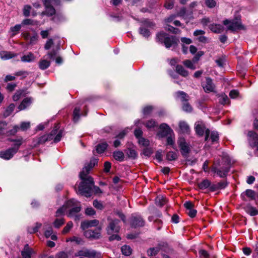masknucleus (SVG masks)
I'll use <instances>...</instances> for the list:
<instances>
[{
  "instance_id": "nucleus-1",
  "label": "nucleus",
  "mask_w": 258,
  "mask_h": 258,
  "mask_svg": "<svg viewBox=\"0 0 258 258\" xmlns=\"http://www.w3.org/2000/svg\"><path fill=\"white\" fill-rule=\"evenodd\" d=\"M97 163V159H93L91 160L89 164L83 168L82 171L80 172L79 175L82 181L78 186V192L87 198L91 197L93 187L95 192L98 193L100 191V189L98 187L94 186L93 178L88 175L91 169H92Z\"/></svg>"
},
{
  "instance_id": "nucleus-2",
  "label": "nucleus",
  "mask_w": 258,
  "mask_h": 258,
  "mask_svg": "<svg viewBox=\"0 0 258 258\" xmlns=\"http://www.w3.org/2000/svg\"><path fill=\"white\" fill-rule=\"evenodd\" d=\"M8 140L11 142H14L15 144L13 147L5 151H2L0 152V157L5 160H9L11 159L14 155L18 152L20 146L23 143L22 138L18 139H9Z\"/></svg>"
},
{
  "instance_id": "nucleus-3",
  "label": "nucleus",
  "mask_w": 258,
  "mask_h": 258,
  "mask_svg": "<svg viewBox=\"0 0 258 258\" xmlns=\"http://www.w3.org/2000/svg\"><path fill=\"white\" fill-rule=\"evenodd\" d=\"M67 209H69V213L68 216L70 217H74L75 221H79L80 216L79 214L81 210L80 204L79 202L74 199H71L66 202Z\"/></svg>"
},
{
  "instance_id": "nucleus-4",
  "label": "nucleus",
  "mask_w": 258,
  "mask_h": 258,
  "mask_svg": "<svg viewBox=\"0 0 258 258\" xmlns=\"http://www.w3.org/2000/svg\"><path fill=\"white\" fill-rule=\"evenodd\" d=\"M157 39L161 43H164L166 48L176 45L179 40L175 37L169 36L164 32H160L157 35Z\"/></svg>"
},
{
  "instance_id": "nucleus-5",
  "label": "nucleus",
  "mask_w": 258,
  "mask_h": 258,
  "mask_svg": "<svg viewBox=\"0 0 258 258\" xmlns=\"http://www.w3.org/2000/svg\"><path fill=\"white\" fill-rule=\"evenodd\" d=\"M45 7V11L42 13V15L51 16L55 13V10L52 5H57L59 4V0H42Z\"/></svg>"
},
{
  "instance_id": "nucleus-6",
  "label": "nucleus",
  "mask_w": 258,
  "mask_h": 258,
  "mask_svg": "<svg viewBox=\"0 0 258 258\" xmlns=\"http://www.w3.org/2000/svg\"><path fill=\"white\" fill-rule=\"evenodd\" d=\"M223 24L225 26H227L228 30L231 31H235L237 29H240L242 28L241 21L237 18L232 21L225 20L223 21Z\"/></svg>"
},
{
  "instance_id": "nucleus-7",
  "label": "nucleus",
  "mask_w": 258,
  "mask_h": 258,
  "mask_svg": "<svg viewBox=\"0 0 258 258\" xmlns=\"http://www.w3.org/2000/svg\"><path fill=\"white\" fill-rule=\"evenodd\" d=\"M76 256H85L88 258H94L97 255V252L93 249L83 248L75 253Z\"/></svg>"
},
{
  "instance_id": "nucleus-8",
  "label": "nucleus",
  "mask_w": 258,
  "mask_h": 258,
  "mask_svg": "<svg viewBox=\"0 0 258 258\" xmlns=\"http://www.w3.org/2000/svg\"><path fill=\"white\" fill-rule=\"evenodd\" d=\"M159 128L160 131L158 133L159 137L163 138L173 134L172 130L166 123H162Z\"/></svg>"
},
{
  "instance_id": "nucleus-9",
  "label": "nucleus",
  "mask_w": 258,
  "mask_h": 258,
  "mask_svg": "<svg viewBox=\"0 0 258 258\" xmlns=\"http://www.w3.org/2000/svg\"><path fill=\"white\" fill-rule=\"evenodd\" d=\"M119 222L118 220H114L110 222L107 228V231L108 234L118 232L120 229V227L118 225Z\"/></svg>"
},
{
  "instance_id": "nucleus-10",
  "label": "nucleus",
  "mask_w": 258,
  "mask_h": 258,
  "mask_svg": "<svg viewBox=\"0 0 258 258\" xmlns=\"http://www.w3.org/2000/svg\"><path fill=\"white\" fill-rule=\"evenodd\" d=\"M84 235L88 238L98 239L100 236V229L96 228L94 230L91 229L86 230L84 232Z\"/></svg>"
},
{
  "instance_id": "nucleus-11",
  "label": "nucleus",
  "mask_w": 258,
  "mask_h": 258,
  "mask_svg": "<svg viewBox=\"0 0 258 258\" xmlns=\"http://www.w3.org/2000/svg\"><path fill=\"white\" fill-rule=\"evenodd\" d=\"M131 224L134 227H141L144 225V221L140 216L133 215L131 218Z\"/></svg>"
},
{
  "instance_id": "nucleus-12",
  "label": "nucleus",
  "mask_w": 258,
  "mask_h": 258,
  "mask_svg": "<svg viewBox=\"0 0 258 258\" xmlns=\"http://www.w3.org/2000/svg\"><path fill=\"white\" fill-rule=\"evenodd\" d=\"M248 140L251 146L255 147L258 144V135L253 131H249L247 134Z\"/></svg>"
},
{
  "instance_id": "nucleus-13",
  "label": "nucleus",
  "mask_w": 258,
  "mask_h": 258,
  "mask_svg": "<svg viewBox=\"0 0 258 258\" xmlns=\"http://www.w3.org/2000/svg\"><path fill=\"white\" fill-rule=\"evenodd\" d=\"M178 143L180 148L181 154L183 156H185L189 151V146L185 142V139L182 138L179 139Z\"/></svg>"
},
{
  "instance_id": "nucleus-14",
  "label": "nucleus",
  "mask_w": 258,
  "mask_h": 258,
  "mask_svg": "<svg viewBox=\"0 0 258 258\" xmlns=\"http://www.w3.org/2000/svg\"><path fill=\"white\" fill-rule=\"evenodd\" d=\"M57 129H53L49 135H45L38 138V144H43L53 139V137L56 134Z\"/></svg>"
},
{
  "instance_id": "nucleus-15",
  "label": "nucleus",
  "mask_w": 258,
  "mask_h": 258,
  "mask_svg": "<svg viewBox=\"0 0 258 258\" xmlns=\"http://www.w3.org/2000/svg\"><path fill=\"white\" fill-rule=\"evenodd\" d=\"M203 87L206 92L209 93L214 91L215 86L212 79L210 78L206 79V82L203 84Z\"/></svg>"
},
{
  "instance_id": "nucleus-16",
  "label": "nucleus",
  "mask_w": 258,
  "mask_h": 258,
  "mask_svg": "<svg viewBox=\"0 0 258 258\" xmlns=\"http://www.w3.org/2000/svg\"><path fill=\"white\" fill-rule=\"evenodd\" d=\"M211 140V142L214 143L217 142L219 140V135L217 132L212 131L210 132L209 130L207 129L206 131L205 140H208V138Z\"/></svg>"
},
{
  "instance_id": "nucleus-17",
  "label": "nucleus",
  "mask_w": 258,
  "mask_h": 258,
  "mask_svg": "<svg viewBox=\"0 0 258 258\" xmlns=\"http://www.w3.org/2000/svg\"><path fill=\"white\" fill-rule=\"evenodd\" d=\"M212 171L214 173H216L219 177H224L227 175L229 172V168L228 167H225L218 168L216 167H213L212 168Z\"/></svg>"
},
{
  "instance_id": "nucleus-18",
  "label": "nucleus",
  "mask_w": 258,
  "mask_h": 258,
  "mask_svg": "<svg viewBox=\"0 0 258 258\" xmlns=\"http://www.w3.org/2000/svg\"><path fill=\"white\" fill-rule=\"evenodd\" d=\"M195 130L196 133L199 136H202L204 133L206 134V127L204 122L202 121H197L195 123Z\"/></svg>"
},
{
  "instance_id": "nucleus-19",
  "label": "nucleus",
  "mask_w": 258,
  "mask_h": 258,
  "mask_svg": "<svg viewBox=\"0 0 258 258\" xmlns=\"http://www.w3.org/2000/svg\"><path fill=\"white\" fill-rule=\"evenodd\" d=\"M35 253V251L30 248L28 244L25 245L24 249L21 252L23 258H31Z\"/></svg>"
},
{
  "instance_id": "nucleus-20",
  "label": "nucleus",
  "mask_w": 258,
  "mask_h": 258,
  "mask_svg": "<svg viewBox=\"0 0 258 258\" xmlns=\"http://www.w3.org/2000/svg\"><path fill=\"white\" fill-rule=\"evenodd\" d=\"M98 224V221L95 220L90 221H85L81 223V228L85 230L89 227L96 226Z\"/></svg>"
},
{
  "instance_id": "nucleus-21",
  "label": "nucleus",
  "mask_w": 258,
  "mask_h": 258,
  "mask_svg": "<svg viewBox=\"0 0 258 258\" xmlns=\"http://www.w3.org/2000/svg\"><path fill=\"white\" fill-rule=\"evenodd\" d=\"M35 59V56L31 52H29L27 54L22 56L21 58V61L24 62H31L34 61Z\"/></svg>"
},
{
  "instance_id": "nucleus-22",
  "label": "nucleus",
  "mask_w": 258,
  "mask_h": 258,
  "mask_svg": "<svg viewBox=\"0 0 258 258\" xmlns=\"http://www.w3.org/2000/svg\"><path fill=\"white\" fill-rule=\"evenodd\" d=\"M32 100L31 98H26L21 102L18 108L20 110H24L29 106L32 103Z\"/></svg>"
},
{
  "instance_id": "nucleus-23",
  "label": "nucleus",
  "mask_w": 258,
  "mask_h": 258,
  "mask_svg": "<svg viewBox=\"0 0 258 258\" xmlns=\"http://www.w3.org/2000/svg\"><path fill=\"white\" fill-rule=\"evenodd\" d=\"M179 127L180 132L182 133L188 134L190 131L189 125L184 121H180L179 122Z\"/></svg>"
},
{
  "instance_id": "nucleus-24",
  "label": "nucleus",
  "mask_w": 258,
  "mask_h": 258,
  "mask_svg": "<svg viewBox=\"0 0 258 258\" xmlns=\"http://www.w3.org/2000/svg\"><path fill=\"white\" fill-rule=\"evenodd\" d=\"M176 98L180 99L183 103L188 100V96L183 91H178L176 93Z\"/></svg>"
},
{
  "instance_id": "nucleus-25",
  "label": "nucleus",
  "mask_w": 258,
  "mask_h": 258,
  "mask_svg": "<svg viewBox=\"0 0 258 258\" xmlns=\"http://www.w3.org/2000/svg\"><path fill=\"white\" fill-rule=\"evenodd\" d=\"M245 210L250 216H253L258 215V210L255 207L249 205H247L245 207Z\"/></svg>"
},
{
  "instance_id": "nucleus-26",
  "label": "nucleus",
  "mask_w": 258,
  "mask_h": 258,
  "mask_svg": "<svg viewBox=\"0 0 258 258\" xmlns=\"http://www.w3.org/2000/svg\"><path fill=\"white\" fill-rule=\"evenodd\" d=\"M50 65V61L46 59H41L39 62V67L42 70L47 69Z\"/></svg>"
},
{
  "instance_id": "nucleus-27",
  "label": "nucleus",
  "mask_w": 258,
  "mask_h": 258,
  "mask_svg": "<svg viewBox=\"0 0 258 258\" xmlns=\"http://www.w3.org/2000/svg\"><path fill=\"white\" fill-rule=\"evenodd\" d=\"M15 54L8 51H2L0 52V57L3 60H7L15 56Z\"/></svg>"
},
{
  "instance_id": "nucleus-28",
  "label": "nucleus",
  "mask_w": 258,
  "mask_h": 258,
  "mask_svg": "<svg viewBox=\"0 0 258 258\" xmlns=\"http://www.w3.org/2000/svg\"><path fill=\"white\" fill-rule=\"evenodd\" d=\"M113 158L118 161H122L124 160V153L120 151H116L113 153Z\"/></svg>"
},
{
  "instance_id": "nucleus-29",
  "label": "nucleus",
  "mask_w": 258,
  "mask_h": 258,
  "mask_svg": "<svg viewBox=\"0 0 258 258\" xmlns=\"http://www.w3.org/2000/svg\"><path fill=\"white\" fill-rule=\"evenodd\" d=\"M176 72L183 77H186L188 75V72L181 65H177L176 67Z\"/></svg>"
},
{
  "instance_id": "nucleus-30",
  "label": "nucleus",
  "mask_w": 258,
  "mask_h": 258,
  "mask_svg": "<svg viewBox=\"0 0 258 258\" xmlns=\"http://www.w3.org/2000/svg\"><path fill=\"white\" fill-rule=\"evenodd\" d=\"M210 30L215 33H221L223 29V26L220 24H212L210 26Z\"/></svg>"
},
{
  "instance_id": "nucleus-31",
  "label": "nucleus",
  "mask_w": 258,
  "mask_h": 258,
  "mask_svg": "<svg viewBox=\"0 0 258 258\" xmlns=\"http://www.w3.org/2000/svg\"><path fill=\"white\" fill-rule=\"evenodd\" d=\"M108 145L106 143H102L98 144L96 147V151L98 153H102L106 149Z\"/></svg>"
},
{
  "instance_id": "nucleus-32",
  "label": "nucleus",
  "mask_w": 258,
  "mask_h": 258,
  "mask_svg": "<svg viewBox=\"0 0 258 258\" xmlns=\"http://www.w3.org/2000/svg\"><path fill=\"white\" fill-rule=\"evenodd\" d=\"M59 127L57 125L55 126V128L54 129H57V132L56 134L53 137V139L54 142L57 143L59 142L61 139V137L62 136V131L61 130L59 131L58 133H57L58 129Z\"/></svg>"
},
{
  "instance_id": "nucleus-33",
  "label": "nucleus",
  "mask_w": 258,
  "mask_h": 258,
  "mask_svg": "<svg viewBox=\"0 0 258 258\" xmlns=\"http://www.w3.org/2000/svg\"><path fill=\"white\" fill-rule=\"evenodd\" d=\"M210 185V181L207 179L203 180L198 184L199 187L201 189H205L208 187L209 188Z\"/></svg>"
},
{
  "instance_id": "nucleus-34",
  "label": "nucleus",
  "mask_w": 258,
  "mask_h": 258,
  "mask_svg": "<svg viewBox=\"0 0 258 258\" xmlns=\"http://www.w3.org/2000/svg\"><path fill=\"white\" fill-rule=\"evenodd\" d=\"M80 108L79 107H76L75 108L73 111V120L74 122H77L80 117Z\"/></svg>"
},
{
  "instance_id": "nucleus-35",
  "label": "nucleus",
  "mask_w": 258,
  "mask_h": 258,
  "mask_svg": "<svg viewBox=\"0 0 258 258\" xmlns=\"http://www.w3.org/2000/svg\"><path fill=\"white\" fill-rule=\"evenodd\" d=\"M21 28V25H16L14 27H12L10 30V33H11V36H14L17 34Z\"/></svg>"
},
{
  "instance_id": "nucleus-36",
  "label": "nucleus",
  "mask_w": 258,
  "mask_h": 258,
  "mask_svg": "<svg viewBox=\"0 0 258 258\" xmlns=\"http://www.w3.org/2000/svg\"><path fill=\"white\" fill-rule=\"evenodd\" d=\"M166 199L162 196H158L156 199V204L160 207L163 206L166 203Z\"/></svg>"
},
{
  "instance_id": "nucleus-37",
  "label": "nucleus",
  "mask_w": 258,
  "mask_h": 258,
  "mask_svg": "<svg viewBox=\"0 0 258 258\" xmlns=\"http://www.w3.org/2000/svg\"><path fill=\"white\" fill-rule=\"evenodd\" d=\"M244 195H246L251 199H254L255 196V193L253 190L251 189H247L244 192L241 194V197L243 198Z\"/></svg>"
},
{
  "instance_id": "nucleus-38",
  "label": "nucleus",
  "mask_w": 258,
  "mask_h": 258,
  "mask_svg": "<svg viewBox=\"0 0 258 258\" xmlns=\"http://www.w3.org/2000/svg\"><path fill=\"white\" fill-rule=\"evenodd\" d=\"M121 250L123 254L128 256L132 253V249L130 246L128 245H123L121 247Z\"/></svg>"
},
{
  "instance_id": "nucleus-39",
  "label": "nucleus",
  "mask_w": 258,
  "mask_h": 258,
  "mask_svg": "<svg viewBox=\"0 0 258 258\" xmlns=\"http://www.w3.org/2000/svg\"><path fill=\"white\" fill-rule=\"evenodd\" d=\"M41 224L37 223L35 226L29 227L28 228V231L30 233H34L37 232L39 229L41 227Z\"/></svg>"
},
{
  "instance_id": "nucleus-40",
  "label": "nucleus",
  "mask_w": 258,
  "mask_h": 258,
  "mask_svg": "<svg viewBox=\"0 0 258 258\" xmlns=\"http://www.w3.org/2000/svg\"><path fill=\"white\" fill-rule=\"evenodd\" d=\"M146 127L148 129H152L157 126V123L154 119H150L145 124Z\"/></svg>"
},
{
  "instance_id": "nucleus-41",
  "label": "nucleus",
  "mask_w": 258,
  "mask_h": 258,
  "mask_svg": "<svg viewBox=\"0 0 258 258\" xmlns=\"http://www.w3.org/2000/svg\"><path fill=\"white\" fill-rule=\"evenodd\" d=\"M15 107V105L14 104H11L6 109L5 112L4 113V115L5 117L9 116L14 111Z\"/></svg>"
},
{
  "instance_id": "nucleus-42",
  "label": "nucleus",
  "mask_w": 258,
  "mask_h": 258,
  "mask_svg": "<svg viewBox=\"0 0 258 258\" xmlns=\"http://www.w3.org/2000/svg\"><path fill=\"white\" fill-rule=\"evenodd\" d=\"M219 103L222 104H226L229 103V99L227 96L225 94H222L219 96Z\"/></svg>"
},
{
  "instance_id": "nucleus-43",
  "label": "nucleus",
  "mask_w": 258,
  "mask_h": 258,
  "mask_svg": "<svg viewBox=\"0 0 258 258\" xmlns=\"http://www.w3.org/2000/svg\"><path fill=\"white\" fill-rule=\"evenodd\" d=\"M195 63V62H194L193 60L191 61L190 60H185L183 62V63L185 67L191 70L196 69Z\"/></svg>"
},
{
  "instance_id": "nucleus-44",
  "label": "nucleus",
  "mask_w": 258,
  "mask_h": 258,
  "mask_svg": "<svg viewBox=\"0 0 258 258\" xmlns=\"http://www.w3.org/2000/svg\"><path fill=\"white\" fill-rule=\"evenodd\" d=\"M126 154L128 157L133 159H135L138 156L137 152L135 150L131 148L127 149Z\"/></svg>"
},
{
  "instance_id": "nucleus-45",
  "label": "nucleus",
  "mask_w": 258,
  "mask_h": 258,
  "mask_svg": "<svg viewBox=\"0 0 258 258\" xmlns=\"http://www.w3.org/2000/svg\"><path fill=\"white\" fill-rule=\"evenodd\" d=\"M67 241L75 242L77 244H83V240L81 238L76 236H73L67 239Z\"/></svg>"
},
{
  "instance_id": "nucleus-46",
  "label": "nucleus",
  "mask_w": 258,
  "mask_h": 258,
  "mask_svg": "<svg viewBox=\"0 0 258 258\" xmlns=\"http://www.w3.org/2000/svg\"><path fill=\"white\" fill-rule=\"evenodd\" d=\"M59 49V48L58 47V48L56 50L53 49L51 51H49L47 54L48 57L50 59H53V60L54 59L55 57L56 56Z\"/></svg>"
},
{
  "instance_id": "nucleus-47",
  "label": "nucleus",
  "mask_w": 258,
  "mask_h": 258,
  "mask_svg": "<svg viewBox=\"0 0 258 258\" xmlns=\"http://www.w3.org/2000/svg\"><path fill=\"white\" fill-rule=\"evenodd\" d=\"M68 207L66 206V203L59 209H58L56 212V216L59 217L64 215L65 211L68 209Z\"/></svg>"
},
{
  "instance_id": "nucleus-48",
  "label": "nucleus",
  "mask_w": 258,
  "mask_h": 258,
  "mask_svg": "<svg viewBox=\"0 0 258 258\" xmlns=\"http://www.w3.org/2000/svg\"><path fill=\"white\" fill-rule=\"evenodd\" d=\"M160 249V248L158 247L151 248L148 250V255L150 256H154L159 252Z\"/></svg>"
},
{
  "instance_id": "nucleus-49",
  "label": "nucleus",
  "mask_w": 258,
  "mask_h": 258,
  "mask_svg": "<svg viewBox=\"0 0 258 258\" xmlns=\"http://www.w3.org/2000/svg\"><path fill=\"white\" fill-rule=\"evenodd\" d=\"M166 157L168 160H175L177 158V154L174 152H169L167 153Z\"/></svg>"
},
{
  "instance_id": "nucleus-50",
  "label": "nucleus",
  "mask_w": 258,
  "mask_h": 258,
  "mask_svg": "<svg viewBox=\"0 0 258 258\" xmlns=\"http://www.w3.org/2000/svg\"><path fill=\"white\" fill-rule=\"evenodd\" d=\"M64 223V220L63 218H57L53 222L54 226L55 228H59Z\"/></svg>"
},
{
  "instance_id": "nucleus-51",
  "label": "nucleus",
  "mask_w": 258,
  "mask_h": 258,
  "mask_svg": "<svg viewBox=\"0 0 258 258\" xmlns=\"http://www.w3.org/2000/svg\"><path fill=\"white\" fill-rule=\"evenodd\" d=\"M138 143L140 145L147 147L149 145L150 142L147 139H146L144 138H140L138 140Z\"/></svg>"
},
{
  "instance_id": "nucleus-52",
  "label": "nucleus",
  "mask_w": 258,
  "mask_h": 258,
  "mask_svg": "<svg viewBox=\"0 0 258 258\" xmlns=\"http://www.w3.org/2000/svg\"><path fill=\"white\" fill-rule=\"evenodd\" d=\"M73 226V224L72 222H69L67 225L64 227L62 230V233L66 234L68 233Z\"/></svg>"
},
{
  "instance_id": "nucleus-53",
  "label": "nucleus",
  "mask_w": 258,
  "mask_h": 258,
  "mask_svg": "<svg viewBox=\"0 0 258 258\" xmlns=\"http://www.w3.org/2000/svg\"><path fill=\"white\" fill-rule=\"evenodd\" d=\"M205 4L209 8H213L216 6L217 3L215 0H205Z\"/></svg>"
},
{
  "instance_id": "nucleus-54",
  "label": "nucleus",
  "mask_w": 258,
  "mask_h": 258,
  "mask_svg": "<svg viewBox=\"0 0 258 258\" xmlns=\"http://www.w3.org/2000/svg\"><path fill=\"white\" fill-rule=\"evenodd\" d=\"M19 130V127L18 125H15L13 127V128L7 132L6 133V134L7 136H11V135H14Z\"/></svg>"
},
{
  "instance_id": "nucleus-55",
  "label": "nucleus",
  "mask_w": 258,
  "mask_h": 258,
  "mask_svg": "<svg viewBox=\"0 0 258 258\" xmlns=\"http://www.w3.org/2000/svg\"><path fill=\"white\" fill-rule=\"evenodd\" d=\"M153 109V107L151 106H147L144 108L143 112L144 115H149Z\"/></svg>"
},
{
  "instance_id": "nucleus-56",
  "label": "nucleus",
  "mask_w": 258,
  "mask_h": 258,
  "mask_svg": "<svg viewBox=\"0 0 258 258\" xmlns=\"http://www.w3.org/2000/svg\"><path fill=\"white\" fill-rule=\"evenodd\" d=\"M38 40V35L36 34H35L33 36H32L30 39L29 42L28 43V45H33L35 44Z\"/></svg>"
},
{
  "instance_id": "nucleus-57",
  "label": "nucleus",
  "mask_w": 258,
  "mask_h": 258,
  "mask_svg": "<svg viewBox=\"0 0 258 258\" xmlns=\"http://www.w3.org/2000/svg\"><path fill=\"white\" fill-rule=\"evenodd\" d=\"M7 123L5 121H0V134H6L5 130Z\"/></svg>"
},
{
  "instance_id": "nucleus-58",
  "label": "nucleus",
  "mask_w": 258,
  "mask_h": 258,
  "mask_svg": "<svg viewBox=\"0 0 258 258\" xmlns=\"http://www.w3.org/2000/svg\"><path fill=\"white\" fill-rule=\"evenodd\" d=\"M182 109L186 112H190L192 111V107L186 101L183 103Z\"/></svg>"
},
{
  "instance_id": "nucleus-59",
  "label": "nucleus",
  "mask_w": 258,
  "mask_h": 258,
  "mask_svg": "<svg viewBox=\"0 0 258 258\" xmlns=\"http://www.w3.org/2000/svg\"><path fill=\"white\" fill-rule=\"evenodd\" d=\"M140 33L141 35L145 37H148L150 35L149 31L145 28H141Z\"/></svg>"
},
{
  "instance_id": "nucleus-60",
  "label": "nucleus",
  "mask_w": 258,
  "mask_h": 258,
  "mask_svg": "<svg viewBox=\"0 0 258 258\" xmlns=\"http://www.w3.org/2000/svg\"><path fill=\"white\" fill-rule=\"evenodd\" d=\"M165 29L175 34L179 33L180 32L178 29L175 28L169 25H167L166 27H165Z\"/></svg>"
},
{
  "instance_id": "nucleus-61",
  "label": "nucleus",
  "mask_w": 258,
  "mask_h": 258,
  "mask_svg": "<svg viewBox=\"0 0 258 258\" xmlns=\"http://www.w3.org/2000/svg\"><path fill=\"white\" fill-rule=\"evenodd\" d=\"M175 141V137L174 134L173 136L172 134L170 135V136L167 139V143L168 145L173 146L174 144Z\"/></svg>"
},
{
  "instance_id": "nucleus-62",
  "label": "nucleus",
  "mask_w": 258,
  "mask_h": 258,
  "mask_svg": "<svg viewBox=\"0 0 258 258\" xmlns=\"http://www.w3.org/2000/svg\"><path fill=\"white\" fill-rule=\"evenodd\" d=\"M164 7L166 9L170 10L174 7V2L172 0H169L166 2Z\"/></svg>"
},
{
  "instance_id": "nucleus-63",
  "label": "nucleus",
  "mask_w": 258,
  "mask_h": 258,
  "mask_svg": "<svg viewBox=\"0 0 258 258\" xmlns=\"http://www.w3.org/2000/svg\"><path fill=\"white\" fill-rule=\"evenodd\" d=\"M186 213L188 215V216L191 218H194L196 216L197 214V210L193 208L190 209V210H188L186 211Z\"/></svg>"
},
{
  "instance_id": "nucleus-64",
  "label": "nucleus",
  "mask_w": 258,
  "mask_h": 258,
  "mask_svg": "<svg viewBox=\"0 0 258 258\" xmlns=\"http://www.w3.org/2000/svg\"><path fill=\"white\" fill-rule=\"evenodd\" d=\"M23 92L22 91H18L16 92V93L14 95L13 97V99L14 101H17L21 98Z\"/></svg>"
}]
</instances>
